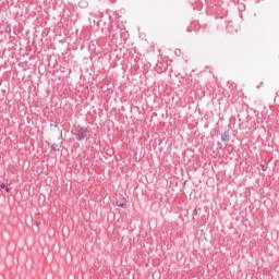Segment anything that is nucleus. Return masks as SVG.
Instances as JSON below:
<instances>
[{
    "mask_svg": "<svg viewBox=\"0 0 279 279\" xmlns=\"http://www.w3.org/2000/svg\"><path fill=\"white\" fill-rule=\"evenodd\" d=\"M73 134L76 141H84V138H88V129L78 125L74 129Z\"/></svg>",
    "mask_w": 279,
    "mask_h": 279,
    "instance_id": "f257e3e1",
    "label": "nucleus"
},
{
    "mask_svg": "<svg viewBox=\"0 0 279 279\" xmlns=\"http://www.w3.org/2000/svg\"><path fill=\"white\" fill-rule=\"evenodd\" d=\"M51 149H53V151H60V149H62V141H60L58 144H52Z\"/></svg>",
    "mask_w": 279,
    "mask_h": 279,
    "instance_id": "f03ea898",
    "label": "nucleus"
},
{
    "mask_svg": "<svg viewBox=\"0 0 279 279\" xmlns=\"http://www.w3.org/2000/svg\"><path fill=\"white\" fill-rule=\"evenodd\" d=\"M221 141H222V143H230V135L228 134V132H225L221 135Z\"/></svg>",
    "mask_w": 279,
    "mask_h": 279,
    "instance_id": "7ed1b4c3",
    "label": "nucleus"
},
{
    "mask_svg": "<svg viewBox=\"0 0 279 279\" xmlns=\"http://www.w3.org/2000/svg\"><path fill=\"white\" fill-rule=\"evenodd\" d=\"M116 206H119V208H123V206H125V201H117Z\"/></svg>",
    "mask_w": 279,
    "mask_h": 279,
    "instance_id": "20e7f679",
    "label": "nucleus"
},
{
    "mask_svg": "<svg viewBox=\"0 0 279 279\" xmlns=\"http://www.w3.org/2000/svg\"><path fill=\"white\" fill-rule=\"evenodd\" d=\"M174 53H175V56L180 57V56H182V50L175 49V50H174Z\"/></svg>",
    "mask_w": 279,
    "mask_h": 279,
    "instance_id": "39448f33",
    "label": "nucleus"
},
{
    "mask_svg": "<svg viewBox=\"0 0 279 279\" xmlns=\"http://www.w3.org/2000/svg\"><path fill=\"white\" fill-rule=\"evenodd\" d=\"M5 187H7L5 183L0 184V189H5Z\"/></svg>",
    "mask_w": 279,
    "mask_h": 279,
    "instance_id": "423d86ee",
    "label": "nucleus"
},
{
    "mask_svg": "<svg viewBox=\"0 0 279 279\" xmlns=\"http://www.w3.org/2000/svg\"><path fill=\"white\" fill-rule=\"evenodd\" d=\"M5 189V191H7V193H10V187L9 186H7V187H4Z\"/></svg>",
    "mask_w": 279,
    "mask_h": 279,
    "instance_id": "0eeeda50",
    "label": "nucleus"
},
{
    "mask_svg": "<svg viewBox=\"0 0 279 279\" xmlns=\"http://www.w3.org/2000/svg\"><path fill=\"white\" fill-rule=\"evenodd\" d=\"M263 171H267V167L262 166Z\"/></svg>",
    "mask_w": 279,
    "mask_h": 279,
    "instance_id": "6e6552de",
    "label": "nucleus"
}]
</instances>
